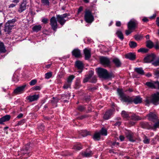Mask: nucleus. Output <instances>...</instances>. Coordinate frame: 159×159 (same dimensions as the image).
<instances>
[{"mask_svg": "<svg viewBox=\"0 0 159 159\" xmlns=\"http://www.w3.org/2000/svg\"><path fill=\"white\" fill-rule=\"evenodd\" d=\"M30 144H28L21 151L18 152V155H21V156L25 155L26 156L29 155L30 149Z\"/></svg>", "mask_w": 159, "mask_h": 159, "instance_id": "1a4fd4ad", "label": "nucleus"}, {"mask_svg": "<svg viewBox=\"0 0 159 159\" xmlns=\"http://www.w3.org/2000/svg\"><path fill=\"white\" fill-rule=\"evenodd\" d=\"M155 83H156V81L153 82H147L146 83V85L152 89H156Z\"/></svg>", "mask_w": 159, "mask_h": 159, "instance_id": "b1692460", "label": "nucleus"}, {"mask_svg": "<svg viewBox=\"0 0 159 159\" xmlns=\"http://www.w3.org/2000/svg\"><path fill=\"white\" fill-rule=\"evenodd\" d=\"M121 124V122L120 121H118L116 122L114 125L116 126H119Z\"/></svg>", "mask_w": 159, "mask_h": 159, "instance_id": "69168bd1", "label": "nucleus"}, {"mask_svg": "<svg viewBox=\"0 0 159 159\" xmlns=\"http://www.w3.org/2000/svg\"><path fill=\"white\" fill-rule=\"evenodd\" d=\"M116 34L118 37L122 40L124 39V36L123 35L121 32L120 30H118L116 32Z\"/></svg>", "mask_w": 159, "mask_h": 159, "instance_id": "72a5a7b5", "label": "nucleus"}, {"mask_svg": "<svg viewBox=\"0 0 159 159\" xmlns=\"http://www.w3.org/2000/svg\"><path fill=\"white\" fill-rule=\"evenodd\" d=\"M143 36L141 35L136 34L134 36L135 39L137 41L140 40L142 38Z\"/></svg>", "mask_w": 159, "mask_h": 159, "instance_id": "79ce46f5", "label": "nucleus"}, {"mask_svg": "<svg viewBox=\"0 0 159 159\" xmlns=\"http://www.w3.org/2000/svg\"><path fill=\"white\" fill-rule=\"evenodd\" d=\"M136 55L135 53L129 52L125 55V57L131 61H134L136 59Z\"/></svg>", "mask_w": 159, "mask_h": 159, "instance_id": "6ab92c4d", "label": "nucleus"}, {"mask_svg": "<svg viewBox=\"0 0 159 159\" xmlns=\"http://www.w3.org/2000/svg\"><path fill=\"white\" fill-rule=\"evenodd\" d=\"M156 89L157 88L159 89V82L156 81Z\"/></svg>", "mask_w": 159, "mask_h": 159, "instance_id": "680f3d73", "label": "nucleus"}, {"mask_svg": "<svg viewBox=\"0 0 159 159\" xmlns=\"http://www.w3.org/2000/svg\"><path fill=\"white\" fill-rule=\"evenodd\" d=\"M131 30H126L125 31V34L127 35H128L129 34H130L132 32Z\"/></svg>", "mask_w": 159, "mask_h": 159, "instance_id": "13d9d810", "label": "nucleus"}, {"mask_svg": "<svg viewBox=\"0 0 159 159\" xmlns=\"http://www.w3.org/2000/svg\"><path fill=\"white\" fill-rule=\"evenodd\" d=\"M155 55L153 54L148 55L147 56L144 57V61L145 63H150L153 61L155 58Z\"/></svg>", "mask_w": 159, "mask_h": 159, "instance_id": "9b49d317", "label": "nucleus"}, {"mask_svg": "<svg viewBox=\"0 0 159 159\" xmlns=\"http://www.w3.org/2000/svg\"><path fill=\"white\" fill-rule=\"evenodd\" d=\"M131 118L132 120L135 121L140 120L141 119L139 116L135 114H133L131 116Z\"/></svg>", "mask_w": 159, "mask_h": 159, "instance_id": "cd10ccee", "label": "nucleus"}, {"mask_svg": "<svg viewBox=\"0 0 159 159\" xmlns=\"http://www.w3.org/2000/svg\"><path fill=\"white\" fill-rule=\"evenodd\" d=\"M25 119H23L22 120L18 121L17 125H22L23 124H24V123L25 122Z\"/></svg>", "mask_w": 159, "mask_h": 159, "instance_id": "3c124183", "label": "nucleus"}, {"mask_svg": "<svg viewBox=\"0 0 159 159\" xmlns=\"http://www.w3.org/2000/svg\"><path fill=\"white\" fill-rule=\"evenodd\" d=\"M84 52L85 55V58L86 60L89 59L91 57V50L85 48L84 50Z\"/></svg>", "mask_w": 159, "mask_h": 159, "instance_id": "f3484780", "label": "nucleus"}, {"mask_svg": "<svg viewBox=\"0 0 159 159\" xmlns=\"http://www.w3.org/2000/svg\"><path fill=\"white\" fill-rule=\"evenodd\" d=\"M41 28L42 26L41 25H36L33 27V30L34 31L38 32L41 30Z\"/></svg>", "mask_w": 159, "mask_h": 159, "instance_id": "473e14b6", "label": "nucleus"}, {"mask_svg": "<svg viewBox=\"0 0 159 159\" xmlns=\"http://www.w3.org/2000/svg\"><path fill=\"white\" fill-rule=\"evenodd\" d=\"M138 22L134 19L131 20L128 24V28L129 30L135 29L137 27Z\"/></svg>", "mask_w": 159, "mask_h": 159, "instance_id": "6e6552de", "label": "nucleus"}, {"mask_svg": "<svg viewBox=\"0 0 159 159\" xmlns=\"http://www.w3.org/2000/svg\"><path fill=\"white\" fill-rule=\"evenodd\" d=\"M68 15L67 13H65L63 15H57V21L61 25H64L66 21V20L65 19V18Z\"/></svg>", "mask_w": 159, "mask_h": 159, "instance_id": "9d476101", "label": "nucleus"}, {"mask_svg": "<svg viewBox=\"0 0 159 159\" xmlns=\"http://www.w3.org/2000/svg\"><path fill=\"white\" fill-rule=\"evenodd\" d=\"M119 139L121 141H123L124 140L125 137L124 136L122 135H120L119 136Z\"/></svg>", "mask_w": 159, "mask_h": 159, "instance_id": "338daca9", "label": "nucleus"}, {"mask_svg": "<svg viewBox=\"0 0 159 159\" xmlns=\"http://www.w3.org/2000/svg\"><path fill=\"white\" fill-rule=\"evenodd\" d=\"M113 62L117 67H120L121 65V63L120 60L118 58H115L113 59Z\"/></svg>", "mask_w": 159, "mask_h": 159, "instance_id": "4be33fe9", "label": "nucleus"}, {"mask_svg": "<svg viewBox=\"0 0 159 159\" xmlns=\"http://www.w3.org/2000/svg\"><path fill=\"white\" fill-rule=\"evenodd\" d=\"M117 92L122 100L129 103L132 102V101L131 98L128 96L125 95L123 92L121 90L119 89H117Z\"/></svg>", "mask_w": 159, "mask_h": 159, "instance_id": "0eeeda50", "label": "nucleus"}, {"mask_svg": "<svg viewBox=\"0 0 159 159\" xmlns=\"http://www.w3.org/2000/svg\"><path fill=\"white\" fill-rule=\"evenodd\" d=\"M93 138L96 141L99 140L100 139V134L99 132L95 133L93 137Z\"/></svg>", "mask_w": 159, "mask_h": 159, "instance_id": "7c9ffc66", "label": "nucleus"}, {"mask_svg": "<svg viewBox=\"0 0 159 159\" xmlns=\"http://www.w3.org/2000/svg\"><path fill=\"white\" fill-rule=\"evenodd\" d=\"M133 101L136 104L140 103L142 102V99L139 96H136L134 99Z\"/></svg>", "mask_w": 159, "mask_h": 159, "instance_id": "bb28decb", "label": "nucleus"}, {"mask_svg": "<svg viewBox=\"0 0 159 159\" xmlns=\"http://www.w3.org/2000/svg\"><path fill=\"white\" fill-rule=\"evenodd\" d=\"M75 78V76L73 75L70 76L67 79V82L71 84L72 80Z\"/></svg>", "mask_w": 159, "mask_h": 159, "instance_id": "a19ab883", "label": "nucleus"}, {"mask_svg": "<svg viewBox=\"0 0 159 159\" xmlns=\"http://www.w3.org/2000/svg\"><path fill=\"white\" fill-rule=\"evenodd\" d=\"M129 45L131 48H134L137 46V43L136 42L132 41H130L129 43Z\"/></svg>", "mask_w": 159, "mask_h": 159, "instance_id": "e433bc0d", "label": "nucleus"}, {"mask_svg": "<svg viewBox=\"0 0 159 159\" xmlns=\"http://www.w3.org/2000/svg\"><path fill=\"white\" fill-rule=\"evenodd\" d=\"M85 107L80 105L78 106V107H77L78 110L80 111H83L84 110H85Z\"/></svg>", "mask_w": 159, "mask_h": 159, "instance_id": "37998d69", "label": "nucleus"}, {"mask_svg": "<svg viewBox=\"0 0 159 159\" xmlns=\"http://www.w3.org/2000/svg\"><path fill=\"white\" fill-rule=\"evenodd\" d=\"M84 18L85 20L88 23H91L94 20V16L91 12L89 10L85 11Z\"/></svg>", "mask_w": 159, "mask_h": 159, "instance_id": "39448f33", "label": "nucleus"}, {"mask_svg": "<svg viewBox=\"0 0 159 159\" xmlns=\"http://www.w3.org/2000/svg\"><path fill=\"white\" fill-rule=\"evenodd\" d=\"M89 116V115H85L81 116L79 117L80 119L82 120L84 118L88 117Z\"/></svg>", "mask_w": 159, "mask_h": 159, "instance_id": "5fc2aeb1", "label": "nucleus"}, {"mask_svg": "<svg viewBox=\"0 0 159 159\" xmlns=\"http://www.w3.org/2000/svg\"><path fill=\"white\" fill-rule=\"evenodd\" d=\"M42 21L44 24L47 23L48 21V19L46 18H44L42 20Z\"/></svg>", "mask_w": 159, "mask_h": 159, "instance_id": "052dcab7", "label": "nucleus"}, {"mask_svg": "<svg viewBox=\"0 0 159 159\" xmlns=\"http://www.w3.org/2000/svg\"><path fill=\"white\" fill-rule=\"evenodd\" d=\"M122 116L124 118H128L129 117V115L127 112L125 111H123L121 113Z\"/></svg>", "mask_w": 159, "mask_h": 159, "instance_id": "4c0bfd02", "label": "nucleus"}, {"mask_svg": "<svg viewBox=\"0 0 159 159\" xmlns=\"http://www.w3.org/2000/svg\"><path fill=\"white\" fill-rule=\"evenodd\" d=\"M152 64L155 66H159V57L156 61L153 62Z\"/></svg>", "mask_w": 159, "mask_h": 159, "instance_id": "de8ad7c7", "label": "nucleus"}, {"mask_svg": "<svg viewBox=\"0 0 159 159\" xmlns=\"http://www.w3.org/2000/svg\"><path fill=\"white\" fill-rule=\"evenodd\" d=\"M154 48L156 50L159 49V43L157 42L154 46Z\"/></svg>", "mask_w": 159, "mask_h": 159, "instance_id": "6e6d98bb", "label": "nucleus"}, {"mask_svg": "<svg viewBox=\"0 0 159 159\" xmlns=\"http://www.w3.org/2000/svg\"><path fill=\"white\" fill-rule=\"evenodd\" d=\"M71 53L72 55L76 58H80L81 57V51L78 48L74 49Z\"/></svg>", "mask_w": 159, "mask_h": 159, "instance_id": "2eb2a0df", "label": "nucleus"}, {"mask_svg": "<svg viewBox=\"0 0 159 159\" xmlns=\"http://www.w3.org/2000/svg\"><path fill=\"white\" fill-rule=\"evenodd\" d=\"M6 50L4 46L3 43L2 42L0 43V54L6 52Z\"/></svg>", "mask_w": 159, "mask_h": 159, "instance_id": "c85d7f7f", "label": "nucleus"}, {"mask_svg": "<svg viewBox=\"0 0 159 159\" xmlns=\"http://www.w3.org/2000/svg\"><path fill=\"white\" fill-rule=\"evenodd\" d=\"M93 154V153L91 151H90L89 152L86 151V152H84L82 154V155L86 157H90Z\"/></svg>", "mask_w": 159, "mask_h": 159, "instance_id": "2f4dec72", "label": "nucleus"}, {"mask_svg": "<svg viewBox=\"0 0 159 159\" xmlns=\"http://www.w3.org/2000/svg\"><path fill=\"white\" fill-rule=\"evenodd\" d=\"M59 99L57 98L53 97L52 99L51 100L50 103H51L53 107H56L57 106V103Z\"/></svg>", "mask_w": 159, "mask_h": 159, "instance_id": "a878e982", "label": "nucleus"}, {"mask_svg": "<svg viewBox=\"0 0 159 159\" xmlns=\"http://www.w3.org/2000/svg\"><path fill=\"white\" fill-rule=\"evenodd\" d=\"M112 113V110H110L107 111L104 116V118L106 120L110 118Z\"/></svg>", "mask_w": 159, "mask_h": 159, "instance_id": "5701e85b", "label": "nucleus"}, {"mask_svg": "<svg viewBox=\"0 0 159 159\" xmlns=\"http://www.w3.org/2000/svg\"><path fill=\"white\" fill-rule=\"evenodd\" d=\"M146 46L149 48H152L153 46V43L150 40H148L146 42Z\"/></svg>", "mask_w": 159, "mask_h": 159, "instance_id": "c756f323", "label": "nucleus"}, {"mask_svg": "<svg viewBox=\"0 0 159 159\" xmlns=\"http://www.w3.org/2000/svg\"><path fill=\"white\" fill-rule=\"evenodd\" d=\"M70 84L67 82V83H66L64 84V86H63V88L64 89H67L70 87Z\"/></svg>", "mask_w": 159, "mask_h": 159, "instance_id": "09e8293b", "label": "nucleus"}, {"mask_svg": "<svg viewBox=\"0 0 159 159\" xmlns=\"http://www.w3.org/2000/svg\"><path fill=\"white\" fill-rule=\"evenodd\" d=\"M97 72L98 76L102 78L108 79L111 78L112 76L111 75L109 74L107 70L102 68H98Z\"/></svg>", "mask_w": 159, "mask_h": 159, "instance_id": "7ed1b4c3", "label": "nucleus"}, {"mask_svg": "<svg viewBox=\"0 0 159 159\" xmlns=\"http://www.w3.org/2000/svg\"><path fill=\"white\" fill-rule=\"evenodd\" d=\"M134 71L138 74L141 75H143L144 74V71L141 67L135 68L134 69Z\"/></svg>", "mask_w": 159, "mask_h": 159, "instance_id": "393cba45", "label": "nucleus"}, {"mask_svg": "<svg viewBox=\"0 0 159 159\" xmlns=\"http://www.w3.org/2000/svg\"><path fill=\"white\" fill-rule=\"evenodd\" d=\"M73 148L75 150H79L82 148V146L80 143L74 145Z\"/></svg>", "mask_w": 159, "mask_h": 159, "instance_id": "ea45409f", "label": "nucleus"}, {"mask_svg": "<svg viewBox=\"0 0 159 159\" xmlns=\"http://www.w3.org/2000/svg\"><path fill=\"white\" fill-rule=\"evenodd\" d=\"M50 23L52 29L55 31L57 27V22L56 18L53 16L50 19Z\"/></svg>", "mask_w": 159, "mask_h": 159, "instance_id": "4468645a", "label": "nucleus"}, {"mask_svg": "<svg viewBox=\"0 0 159 159\" xmlns=\"http://www.w3.org/2000/svg\"><path fill=\"white\" fill-rule=\"evenodd\" d=\"M100 63L104 67H110L111 66V61L109 58L107 57L102 56L100 57Z\"/></svg>", "mask_w": 159, "mask_h": 159, "instance_id": "423d86ee", "label": "nucleus"}, {"mask_svg": "<svg viewBox=\"0 0 159 159\" xmlns=\"http://www.w3.org/2000/svg\"><path fill=\"white\" fill-rule=\"evenodd\" d=\"M159 92H157L153 94L151 98H147L145 100L146 105L148 106L150 102H152L154 104L157 105L159 104Z\"/></svg>", "mask_w": 159, "mask_h": 159, "instance_id": "f03ea898", "label": "nucleus"}, {"mask_svg": "<svg viewBox=\"0 0 159 159\" xmlns=\"http://www.w3.org/2000/svg\"><path fill=\"white\" fill-rule=\"evenodd\" d=\"M149 49L145 48H141L138 50V52L143 53H146L148 52Z\"/></svg>", "mask_w": 159, "mask_h": 159, "instance_id": "c9c22d12", "label": "nucleus"}, {"mask_svg": "<svg viewBox=\"0 0 159 159\" xmlns=\"http://www.w3.org/2000/svg\"><path fill=\"white\" fill-rule=\"evenodd\" d=\"M3 117L4 118V119H5V120L7 121L10 120L11 116L9 115H6L3 116Z\"/></svg>", "mask_w": 159, "mask_h": 159, "instance_id": "8fccbe9b", "label": "nucleus"}, {"mask_svg": "<svg viewBox=\"0 0 159 159\" xmlns=\"http://www.w3.org/2000/svg\"><path fill=\"white\" fill-rule=\"evenodd\" d=\"M27 1L26 0H23L19 6L18 11L20 13L22 12L26 9Z\"/></svg>", "mask_w": 159, "mask_h": 159, "instance_id": "f8f14e48", "label": "nucleus"}, {"mask_svg": "<svg viewBox=\"0 0 159 159\" xmlns=\"http://www.w3.org/2000/svg\"><path fill=\"white\" fill-rule=\"evenodd\" d=\"M150 141V139L148 138L146 136H145L144 138L143 142L144 143L149 144V143Z\"/></svg>", "mask_w": 159, "mask_h": 159, "instance_id": "c03bdc74", "label": "nucleus"}, {"mask_svg": "<svg viewBox=\"0 0 159 159\" xmlns=\"http://www.w3.org/2000/svg\"><path fill=\"white\" fill-rule=\"evenodd\" d=\"M39 98V96L37 95H34L32 96H29L27 97V99L30 102H32L37 100Z\"/></svg>", "mask_w": 159, "mask_h": 159, "instance_id": "aec40b11", "label": "nucleus"}, {"mask_svg": "<svg viewBox=\"0 0 159 159\" xmlns=\"http://www.w3.org/2000/svg\"><path fill=\"white\" fill-rule=\"evenodd\" d=\"M90 82L92 83H95L97 81V79L96 78L95 76H92L90 80Z\"/></svg>", "mask_w": 159, "mask_h": 159, "instance_id": "a18cd8bd", "label": "nucleus"}, {"mask_svg": "<svg viewBox=\"0 0 159 159\" xmlns=\"http://www.w3.org/2000/svg\"><path fill=\"white\" fill-rule=\"evenodd\" d=\"M148 119L150 121L155 123L152 125H149L148 123H144L143 125H145L143 127L144 128H150L152 129H155L157 128H159V120L158 114L155 112H150L146 115Z\"/></svg>", "mask_w": 159, "mask_h": 159, "instance_id": "f257e3e1", "label": "nucleus"}, {"mask_svg": "<svg viewBox=\"0 0 159 159\" xmlns=\"http://www.w3.org/2000/svg\"><path fill=\"white\" fill-rule=\"evenodd\" d=\"M33 88L35 90H39L41 89V87L39 86H35L33 87Z\"/></svg>", "mask_w": 159, "mask_h": 159, "instance_id": "864d4df0", "label": "nucleus"}, {"mask_svg": "<svg viewBox=\"0 0 159 159\" xmlns=\"http://www.w3.org/2000/svg\"><path fill=\"white\" fill-rule=\"evenodd\" d=\"M37 82V80L36 79L32 80L29 83V84L31 86H33L35 85Z\"/></svg>", "mask_w": 159, "mask_h": 159, "instance_id": "49530a36", "label": "nucleus"}, {"mask_svg": "<svg viewBox=\"0 0 159 159\" xmlns=\"http://www.w3.org/2000/svg\"><path fill=\"white\" fill-rule=\"evenodd\" d=\"M134 136V134L131 132H128L126 134V137L127 139L131 142H134L135 141Z\"/></svg>", "mask_w": 159, "mask_h": 159, "instance_id": "412c9836", "label": "nucleus"}, {"mask_svg": "<svg viewBox=\"0 0 159 159\" xmlns=\"http://www.w3.org/2000/svg\"><path fill=\"white\" fill-rule=\"evenodd\" d=\"M156 24L157 25L159 26V17H158L157 18Z\"/></svg>", "mask_w": 159, "mask_h": 159, "instance_id": "774afa93", "label": "nucleus"}, {"mask_svg": "<svg viewBox=\"0 0 159 159\" xmlns=\"http://www.w3.org/2000/svg\"><path fill=\"white\" fill-rule=\"evenodd\" d=\"M80 134L83 137H85L88 135H90L89 132L86 130H83L81 133Z\"/></svg>", "mask_w": 159, "mask_h": 159, "instance_id": "58836bf2", "label": "nucleus"}, {"mask_svg": "<svg viewBox=\"0 0 159 159\" xmlns=\"http://www.w3.org/2000/svg\"><path fill=\"white\" fill-rule=\"evenodd\" d=\"M75 67L77 68L79 70L78 72L79 73H81L84 68V65L83 62L80 61H77L75 62Z\"/></svg>", "mask_w": 159, "mask_h": 159, "instance_id": "ddd939ff", "label": "nucleus"}, {"mask_svg": "<svg viewBox=\"0 0 159 159\" xmlns=\"http://www.w3.org/2000/svg\"><path fill=\"white\" fill-rule=\"evenodd\" d=\"M16 21V20L14 19L9 20L5 24L4 29V31L8 34L10 33L12 28L14 26V24Z\"/></svg>", "mask_w": 159, "mask_h": 159, "instance_id": "20e7f679", "label": "nucleus"}, {"mask_svg": "<svg viewBox=\"0 0 159 159\" xmlns=\"http://www.w3.org/2000/svg\"><path fill=\"white\" fill-rule=\"evenodd\" d=\"M45 78L47 79L50 78V72H48L45 74Z\"/></svg>", "mask_w": 159, "mask_h": 159, "instance_id": "4d7b16f0", "label": "nucleus"}, {"mask_svg": "<svg viewBox=\"0 0 159 159\" xmlns=\"http://www.w3.org/2000/svg\"><path fill=\"white\" fill-rule=\"evenodd\" d=\"M155 75L157 77H159V71H156L155 72Z\"/></svg>", "mask_w": 159, "mask_h": 159, "instance_id": "e2e57ef3", "label": "nucleus"}, {"mask_svg": "<svg viewBox=\"0 0 159 159\" xmlns=\"http://www.w3.org/2000/svg\"><path fill=\"white\" fill-rule=\"evenodd\" d=\"M42 2L45 5H49V1L48 0H42Z\"/></svg>", "mask_w": 159, "mask_h": 159, "instance_id": "603ef678", "label": "nucleus"}, {"mask_svg": "<svg viewBox=\"0 0 159 159\" xmlns=\"http://www.w3.org/2000/svg\"><path fill=\"white\" fill-rule=\"evenodd\" d=\"M94 72L92 70L89 71L88 75L85 76V77L83 80V82L84 83L88 82L89 80H91V78L92 76L93 75Z\"/></svg>", "mask_w": 159, "mask_h": 159, "instance_id": "a211bd4d", "label": "nucleus"}, {"mask_svg": "<svg viewBox=\"0 0 159 159\" xmlns=\"http://www.w3.org/2000/svg\"><path fill=\"white\" fill-rule=\"evenodd\" d=\"M26 86V85L24 84L21 86L18 87L14 90V93L17 94L22 93L24 91Z\"/></svg>", "mask_w": 159, "mask_h": 159, "instance_id": "dca6fc26", "label": "nucleus"}, {"mask_svg": "<svg viewBox=\"0 0 159 159\" xmlns=\"http://www.w3.org/2000/svg\"><path fill=\"white\" fill-rule=\"evenodd\" d=\"M62 154L64 156H67L70 155L69 153L67 152H63Z\"/></svg>", "mask_w": 159, "mask_h": 159, "instance_id": "0e129e2a", "label": "nucleus"}, {"mask_svg": "<svg viewBox=\"0 0 159 159\" xmlns=\"http://www.w3.org/2000/svg\"><path fill=\"white\" fill-rule=\"evenodd\" d=\"M100 134L106 136L107 134V131L106 129L102 128L99 132Z\"/></svg>", "mask_w": 159, "mask_h": 159, "instance_id": "f704fd0d", "label": "nucleus"}, {"mask_svg": "<svg viewBox=\"0 0 159 159\" xmlns=\"http://www.w3.org/2000/svg\"><path fill=\"white\" fill-rule=\"evenodd\" d=\"M6 121L5 120L3 117L0 119V124H3V122Z\"/></svg>", "mask_w": 159, "mask_h": 159, "instance_id": "bf43d9fd", "label": "nucleus"}]
</instances>
